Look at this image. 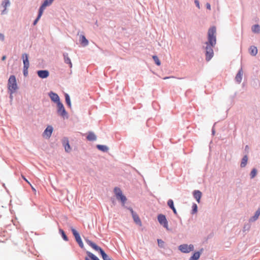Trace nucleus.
I'll return each mask as SVG.
<instances>
[{
    "label": "nucleus",
    "mask_w": 260,
    "mask_h": 260,
    "mask_svg": "<svg viewBox=\"0 0 260 260\" xmlns=\"http://www.w3.org/2000/svg\"><path fill=\"white\" fill-rule=\"evenodd\" d=\"M31 189H32V190H33L35 192H36V189H35L33 186H32L31 185Z\"/></svg>",
    "instance_id": "a18cd8bd"
},
{
    "label": "nucleus",
    "mask_w": 260,
    "mask_h": 260,
    "mask_svg": "<svg viewBox=\"0 0 260 260\" xmlns=\"http://www.w3.org/2000/svg\"><path fill=\"white\" fill-rule=\"evenodd\" d=\"M206 7H207V8L208 9L210 10L211 9V6H210V4L207 3L206 4Z\"/></svg>",
    "instance_id": "79ce46f5"
},
{
    "label": "nucleus",
    "mask_w": 260,
    "mask_h": 260,
    "mask_svg": "<svg viewBox=\"0 0 260 260\" xmlns=\"http://www.w3.org/2000/svg\"><path fill=\"white\" fill-rule=\"evenodd\" d=\"M153 59L154 60V61H155V63L157 65V66H160V61L159 59V58H158L157 56H153Z\"/></svg>",
    "instance_id": "473e14b6"
},
{
    "label": "nucleus",
    "mask_w": 260,
    "mask_h": 260,
    "mask_svg": "<svg viewBox=\"0 0 260 260\" xmlns=\"http://www.w3.org/2000/svg\"><path fill=\"white\" fill-rule=\"evenodd\" d=\"M194 198L196 199L197 201L199 203L200 199L202 197V192L199 190H194L193 193Z\"/></svg>",
    "instance_id": "dca6fc26"
},
{
    "label": "nucleus",
    "mask_w": 260,
    "mask_h": 260,
    "mask_svg": "<svg viewBox=\"0 0 260 260\" xmlns=\"http://www.w3.org/2000/svg\"><path fill=\"white\" fill-rule=\"evenodd\" d=\"M129 210L132 213V217L135 222L138 225L142 226V222L138 215L133 211V209L131 208Z\"/></svg>",
    "instance_id": "1a4fd4ad"
},
{
    "label": "nucleus",
    "mask_w": 260,
    "mask_h": 260,
    "mask_svg": "<svg viewBox=\"0 0 260 260\" xmlns=\"http://www.w3.org/2000/svg\"><path fill=\"white\" fill-rule=\"evenodd\" d=\"M62 144L64 147L65 151L67 152H69L71 150V148L69 144V142L68 138H64L62 140Z\"/></svg>",
    "instance_id": "ddd939ff"
},
{
    "label": "nucleus",
    "mask_w": 260,
    "mask_h": 260,
    "mask_svg": "<svg viewBox=\"0 0 260 260\" xmlns=\"http://www.w3.org/2000/svg\"><path fill=\"white\" fill-rule=\"evenodd\" d=\"M87 139L90 141H95L96 139V137L93 133L89 132L87 136Z\"/></svg>",
    "instance_id": "412c9836"
},
{
    "label": "nucleus",
    "mask_w": 260,
    "mask_h": 260,
    "mask_svg": "<svg viewBox=\"0 0 260 260\" xmlns=\"http://www.w3.org/2000/svg\"><path fill=\"white\" fill-rule=\"evenodd\" d=\"M64 60L66 63L69 64L70 67L71 68L72 67V63L71 61L70 58L68 56V54L67 53L63 54Z\"/></svg>",
    "instance_id": "aec40b11"
},
{
    "label": "nucleus",
    "mask_w": 260,
    "mask_h": 260,
    "mask_svg": "<svg viewBox=\"0 0 260 260\" xmlns=\"http://www.w3.org/2000/svg\"><path fill=\"white\" fill-rule=\"evenodd\" d=\"M71 231L72 232L73 235L75 237V238L77 242L79 244V246L81 248H83L84 246L83 243L82 241V240L78 232L73 228H71Z\"/></svg>",
    "instance_id": "423d86ee"
},
{
    "label": "nucleus",
    "mask_w": 260,
    "mask_h": 260,
    "mask_svg": "<svg viewBox=\"0 0 260 260\" xmlns=\"http://www.w3.org/2000/svg\"><path fill=\"white\" fill-rule=\"evenodd\" d=\"M5 37L3 34L0 33V40H4Z\"/></svg>",
    "instance_id": "58836bf2"
},
{
    "label": "nucleus",
    "mask_w": 260,
    "mask_h": 260,
    "mask_svg": "<svg viewBox=\"0 0 260 260\" xmlns=\"http://www.w3.org/2000/svg\"><path fill=\"white\" fill-rule=\"evenodd\" d=\"M260 215V208H259L257 210L255 213L254 215L250 219L251 221H255L257 219L259 216Z\"/></svg>",
    "instance_id": "b1692460"
},
{
    "label": "nucleus",
    "mask_w": 260,
    "mask_h": 260,
    "mask_svg": "<svg viewBox=\"0 0 260 260\" xmlns=\"http://www.w3.org/2000/svg\"><path fill=\"white\" fill-rule=\"evenodd\" d=\"M43 13V12L39 10L38 16L37 18H36V19L34 22V25L37 24V23L38 22V21H39V20L40 19L41 17L42 16Z\"/></svg>",
    "instance_id": "c756f323"
},
{
    "label": "nucleus",
    "mask_w": 260,
    "mask_h": 260,
    "mask_svg": "<svg viewBox=\"0 0 260 260\" xmlns=\"http://www.w3.org/2000/svg\"><path fill=\"white\" fill-rule=\"evenodd\" d=\"M85 260H90V259H89V258H88V257H85Z\"/></svg>",
    "instance_id": "de8ad7c7"
},
{
    "label": "nucleus",
    "mask_w": 260,
    "mask_h": 260,
    "mask_svg": "<svg viewBox=\"0 0 260 260\" xmlns=\"http://www.w3.org/2000/svg\"><path fill=\"white\" fill-rule=\"evenodd\" d=\"M86 242L91 246L93 249L95 250L99 251L104 260H111L109 256L104 252V251L99 246L96 245L95 243L91 242L90 240L88 239H85Z\"/></svg>",
    "instance_id": "7ed1b4c3"
},
{
    "label": "nucleus",
    "mask_w": 260,
    "mask_h": 260,
    "mask_svg": "<svg viewBox=\"0 0 260 260\" xmlns=\"http://www.w3.org/2000/svg\"><path fill=\"white\" fill-rule=\"evenodd\" d=\"M242 75L243 71L242 69H241L239 71L238 74H237L235 77V80L238 83H240L242 81Z\"/></svg>",
    "instance_id": "f3484780"
},
{
    "label": "nucleus",
    "mask_w": 260,
    "mask_h": 260,
    "mask_svg": "<svg viewBox=\"0 0 260 260\" xmlns=\"http://www.w3.org/2000/svg\"><path fill=\"white\" fill-rule=\"evenodd\" d=\"M194 246L192 244H182L179 246V249L183 253H189L193 250Z\"/></svg>",
    "instance_id": "39448f33"
},
{
    "label": "nucleus",
    "mask_w": 260,
    "mask_h": 260,
    "mask_svg": "<svg viewBox=\"0 0 260 260\" xmlns=\"http://www.w3.org/2000/svg\"><path fill=\"white\" fill-rule=\"evenodd\" d=\"M28 73V70H25V68H23V74L24 76H26Z\"/></svg>",
    "instance_id": "4c0bfd02"
},
{
    "label": "nucleus",
    "mask_w": 260,
    "mask_h": 260,
    "mask_svg": "<svg viewBox=\"0 0 260 260\" xmlns=\"http://www.w3.org/2000/svg\"><path fill=\"white\" fill-rule=\"evenodd\" d=\"M96 147L99 150L103 152H107L108 150V147L105 145H98Z\"/></svg>",
    "instance_id": "a878e982"
},
{
    "label": "nucleus",
    "mask_w": 260,
    "mask_h": 260,
    "mask_svg": "<svg viewBox=\"0 0 260 260\" xmlns=\"http://www.w3.org/2000/svg\"><path fill=\"white\" fill-rule=\"evenodd\" d=\"M194 3L196 5V6L199 8L200 9V3L198 0L194 1Z\"/></svg>",
    "instance_id": "e433bc0d"
},
{
    "label": "nucleus",
    "mask_w": 260,
    "mask_h": 260,
    "mask_svg": "<svg viewBox=\"0 0 260 260\" xmlns=\"http://www.w3.org/2000/svg\"><path fill=\"white\" fill-rule=\"evenodd\" d=\"M170 78V77H165V78H164V79H165H165H169V78Z\"/></svg>",
    "instance_id": "49530a36"
},
{
    "label": "nucleus",
    "mask_w": 260,
    "mask_h": 260,
    "mask_svg": "<svg viewBox=\"0 0 260 260\" xmlns=\"http://www.w3.org/2000/svg\"><path fill=\"white\" fill-rule=\"evenodd\" d=\"M53 1L54 0H45L43 4L41 6V7L40 8L39 10H40L41 11L43 12V11H44V9H45V8L47 6H49L50 5H51Z\"/></svg>",
    "instance_id": "2eb2a0df"
},
{
    "label": "nucleus",
    "mask_w": 260,
    "mask_h": 260,
    "mask_svg": "<svg viewBox=\"0 0 260 260\" xmlns=\"http://www.w3.org/2000/svg\"><path fill=\"white\" fill-rule=\"evenodd\" d=\"M168 205L171 208H172V207H173L174 206V203H173V201L171 199H170L168 200Z\"/></svg>",
    "instance_id": "72a5a7b5"
},
{
    "label": "nucleus",
    "mask_w": 260,
    "mask_h": 260,
    "mask_svg": "<svg viewBox=\"0 0 260 260\" xmlns=\"http://www.w3.org/2000/svg\"><path fill=\"white\" fill-rule=\"evenodd\" d=\"M80 42L83 46H86L88 44V40L86 39L85 37L83 35H81L80 36Z\"/></svg>",
    "instance_id": "a211bd4d"
},
{
    "label": "nucleus",
    "mask_w": 260,
    "mask_h": 260,
    "mask_svg": "<svg viewBox=\"0 0 260 260\" xmlns=\"http://www.w3.org/2000/svg\"><path fill=\"white\" fill-rule=\"evenodd\" d=\"M87 254L88 256L92 260H100L98 257L94 255L93 254L91 253L90 252H87Z\"/></svg>",
    "instance_id": "cd10ccee"
},
{
    "label": "nucleus",
    "mask_w": 260,
    "mask_h": 260,
    "mask_svg": "<svg viewBox=\"0 0 260 260\" xmlns=\"http://www.w3.org/2000/svg\"><path fill=\"white\" fill-rule=\"evenodd\" d=\"M22 59L23 61V64H24V68H25V70H28L29 66V63L28 61V54L24 53L22 54Z\"/></svg>",
    "instance_id": "9d476101"
},
{
    "label": "nucleus",
    "mask_w": 260,
    "mask_h": 260,
    "mask_svg": "<svg viewBox=\"0 0 260 260\" xmlns=\"http://www.w3.org/2000/svg\"><path fill=\"white\" fill-rule=\"evenodd\" d=\"M247 161H248V157L247 155H245L242 159V161H241V163L240 165L241 167H242V168L245 167L247 164Z\"/></svg>",
    "instance_id": "5701e85b"
},
{
    "label": "nucleus",
    "mask_w": 260,
    "mask_h": 260,
    "mask_svg": "<svg viewBox=\"0 0 260 260\" xmlns=\"http://www.w3.org/2000/svg\"><path fill=\"white\" fill-rule=\"evenodd\" d=\"M171 209L173 211V212H174V213L175 214H177V211H176L175 208L174 207V206H173V207H172Z\"/></svg>",
    "instance_id": "ea45409f"
},
{
    "label": "nucleus",
    "mask_w": 260,
    "mask_h": 260,
    "mask_svg": "<svg viewBox=\"0 0 260 260\" xmlns=\"http://www.w3.org/2000/svg\"><path fill=\"white\" fill-rule=\"evenodd\" d=\"M215 34L216 28L215 27H212L209 29L208 32V41L206 42V46L204 47L206 59L208 61L213 57L214 55L213 48L216 43Z\"/></svg>",
    "instance_id": "f257e3e1"
},
{
    "label": "nucleus",
    "mask_w": 260,
    "mask_h": 260,
    "mask_svg": "<svg viewBox=\"0 0 260 260\" xmlns=\"http://www.w3.org/2000/svg\"><path fill=\"white\" fill-rule=\"evenodd\" d=\"M250 53L253 56H255L257 53V48L255 46H251L249 49Z\"/></svg>",
    "instance_id": "4be33fe9"
},
{
    "label": "nucleus",
    "mask_w": 260,
    "mask_h": 260,
    "mask_svg": "<svg viewBox=\"0 0 260 260\" xmlns=\"http://www.w3.org/2000/svg\"><path fill=\"white\" fill-rule=\"evenodd\" d=\"M22 178H23V179H24L26 182H27L29 184H30V185H31V184H30V183H29V181H28V180H27V179H26L24 176H22Z\"/></svg>",
    "instance_id": "37998d69"
},
{
    "label": "nucleus",
    "mask_w": 260,
    "mask_h": 260,
    "mask_svg": "<svg viewBox=\"0 0 260 260\" xmlns=\"http://www.w3.org/2000/svg\"><path fill=\"white\" fill-rule=\"evenodd\" d=\"M10 5V2L9 0H5L2 4V6L4 8V10L2 12V14H4L6 13V9L8 6Z\"/></svg>",
    "instance_id": "6ab92c4d"
},
{
    "label": "nucleus",
    "mask_w": 260,
    "mask_h": 260,
    "mask_svg": "<svg viewBox=\"0 0 260 260\" xmlns=\"http://www.w3.org/2000/svg\"><path fill=\"white\" fill-rule=\"evenodd\" d=\"M200 256V253L199 252H196L193 253L192 256L190 257L189 260H198Z\"/></svg>",
    "instance_id": "393cba45"
},
{
    "label": "nucleus",
    "mask_w": 260,
    "mask_h": 260,
    "mask_svg": "<svg viewBox=\"0 0 260 260\" xmlns=\"http://www.w3.org/2000/svg\"><path fill=\"white\" fill-rule=\"evenodd\" d=\"M157 219L160 224L162 225L167 229H168V221L164 215L159 214Z\"/></svg>",
    "instance_id": "0eeeda50"
},
{
    "label": "nucleus",
    "mask_w": 260,
    "mask_h": 260,
    "mask_svg": "<svg viewBox=\"0 0 260 260\" xmlns=\"http://www.w3.org/2000/svg\"><path fill=\"white\" fill-rule=\"evenodd\" d=\"M59 232L61 234V236H62L63 239L65 241H68V237L66 236V235L65 233L64 232V231L62 229H59Z\"/></svg>",
    "instance_id": "2f4dec72"
},
{
    "label": "nucleus",
    "mask_w": 260,
    "mask_h": 260,
    "mask_svg": "<svg viewBox=\"0 0 260 260\" xmlns=\"http://www.w3.org/2000/svg\"><path fill=\"white\" fill-rule=\"evenodd\" d=\"M53 132V127L51 126H48L44 131L43 136L48 138H50Z\"/></svg>",
    "instance_id": "9b49d317"
},
{
    "label": "nucleus",
    "mask_w": 260,
    "mask_h": 260,
    "mask_svg": "<svg viewBox=\"0 0 260 260\" xmlns=\"http://www.w3.org/2000/svg\"><path fill=\"white\" fill-rule=\"evenodd\" d=\"M17 84L16 77L14 75L10 76L8 83V88L10 93V98L12 99V94L16 92L17 89Z\"/></svg>",
    "instance_id": "f03ea898"
},
{
    "label": "nucleus",
    "mask_w": 260,
    "mask_h": 260,
    "mask_svg": "<svg viewBox=\"0 0 260 260\" xmlns=\"http://www.w3.org/2000/svg\"><path fill=\"white\" fill-rule=\"evenodd\" d=\"M6 58V56L5 55L3 56L2 58V60H5Z\"/></svg>",
    "instance_id": "c03bdc74"
},
{
    "label": "nucleus",
    "mask_w": 260,
    "mask_h": 260,
    "mask_svg": "<svg viewBox=\"0 0 260 260\" xmlns=\"http://www.w3.org/2000/svg\"><path fill=\"white\" fill-rule=\"evenodd\" d=\"M65 99H66V102L67 105L69 107H71V103L70 98L69 95L67 93L65 94Z\"/></svg>",
    "instance_id": "c85d7f7f"
},
{
    "label": "nucleus",
    "mask_w": 260,
    "mask_h": 260,
    "mask_svg": "<svg viewBox=\"0 0 260 260\" xmlns=\"http://www.w3.org/2000/svg\"><path fill=\"white\" fill-rule=\"evenodd\" d=\"M57 106L58 108L57 112L58 114L63 117L66 116L67 115V112L65 110L63 104L60 102H58Z\"/></svg>",
    "instance_id": "6e6552de"
},
{
    "label": "nucleus",
    "mask_w": 260,
    "mask_h": 260,
    "mask_svg": "<svg viewBox=\"0 0 260 260\" xmlns=\"http://www.w3.org/2000/svg\"><path fill=\"white\" fill-rule=\"evenodd\" d=\"M193 213L197 212V205L196 204H193Z\"/></svg>",
    "instance_id": "c9c22d12"
},
{
    "label": "nucleus",
    "mask_w": 260,
    "mask_h": 260,
    "mask_svg": "<svg viewBox=\"0 0 260 260\" xmlns=\"http://www.w3.org/2000/svg\"><path fill=\"white\" fill-rule=\"evenodd\" d=\"M171 209L173 211V212H174V213L175 214H177V211H176L175 208L174 207V206H173V207H172Z\"/></svg>",
    "instance_id": "a19ab883"
},
{
    "label": "nucleus",
    "mask_w": 260,
    "mask_h": 260,
    "mask_svg": "<svg viewBox=\"0 0 260 260\" xmlns=\"http://www.w3.org/2000/svg\"><path fill=\"white\" fill-rule=\"evenodd\" d=\"M158 245L159 247H162L164 242L161 239H157Z\"/></svg>",
    "instance_id": "f704fd0d"
},
{
    "label": "nucleus",
    "mask_w": 260,
    "mask_h": 260,
    "mask_svg": "<svg viewBox=\"0 0 260 260\" xmlns=\"http://www.w3.org/2000/svg\"><path fill=\"white\" fill-rule=\"evenodd\" d=\"M38 76L42 79L47 78L49 75V73L47 70H40L37 72Z\"/></svg>",
    "instance_id": "f8f14e48"
},
{
    "label": "nucleus",
    "mask_w": 260,
    "mask_h": 260,
    "mask_svg": "<svg viewBox=\"0 0 260 260\" xmlns=\"http://www.w3.org/2000/svg\"><path fill=\"white\" fill-rule=\"evenodd\" d=\"M257 174V170L256 169H253L250 173L251 178H253Z\"/></svg>",
    "instance_id": "7c9ffc66"
},
{
    "label": "nucleus",
    "mask_w": 260,
    "mask_h": 260,
    "mask_svg": "<svg viewBox=\"0 0 260 260\" xmlns=\"http://www.w3.org/2000/svg\"><path fill=\"white\" fill-rule=\"evenodd\" d=\"M114 192L116 198L118 200H120L122 203L124 204L125 201H126V198L124 195H123L121 189L118 187H115L114 188Z\"/></svg>",
    "instance_id": "20e7f679"
},
{
    "label": "nucleus",
    "mask_w": 260,
    "mask_h": 260,
    "mask_svg": "<svg viewBox=\"0 0 260 260\" xmlns=\"http://www.w3.org/2000/svg\"><path fill=\"white\" fill-rule=\"evenodd\" d=\"M49 95L51 100L54 102H55L57 104L58 103V102H60L59 98L56 93H54L53 92H50Z\"/></svg>",
    "instance_id": "4468645a"
},
{
    "label": "nucleus",
    "mask_w": 260,
    "mask_h": 260,
    "mask_svg": "<svg viewBox=\"0 0 260 260\" xmlns=\"http://www.w3.org/2000/svg\"><path fill=\"white\" fill-rule=\"evenodd\" d=\"M252 30L255 33H259L260 32V27L259 25L255 24L252 27Z\"/></svg>",
    "instance_id": "bb28decb"
}]
</instances>
